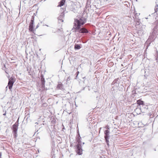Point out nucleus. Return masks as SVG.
<instances>
[{"mask_svg":"<svg viewBox=\"0 0 158 158\" xmlns=\"http://www.w3.org/2000/svg\"><path fill=\"white\" fill-rule=\"evenodd\" d=\"M74 20L73 27L72 30L73 32H78L83 34H87L89 32L88 30L85 27H81V26L86 22V18L82 17L75 19Z\"/></svg>","mask_w":158,"mask_h":158,"instance_id":"nucleus-1","label":"nucleus"},{"mask_svg":"<svg viewBox=\"0 0 158 158\" xmlns=\"http://www.w3.org/2000/svg\"><path fill=\"white\" fill-rule=\"evenodd\" d=\"M152 33H150L149 37V39L151 41H154L158 35V31L154 30H152Z\"/></svg>","mask_w":158,"mask_h":158,"instance_id":"nucleus-2","label":"nucleus"},{"mask_svg":"<svg viewBox=\"0 0 158 158\" xmlns=\"http://www.w3.org/2000/svg\"><path fill=\"white\" fill-rule=\"evenodd\" d=\"M15 81V79L14 77H11L9 79V81L8 83V86L10 91H11V89L13 84Z\"/></svg>","mask_w":158,"mask_h":158,"instance_id":"nucleus-3","label":"nucleus"},{"mask_svg":"<svg viewBox=\"0 0 158 158\" xmlns=\"http://www.w3.org/2000/svg\"><path fill=\"white\" fill-rule=\"evenodd\" d=\"M110 131L108 130H106L104 131V138L105 139L106 142L107 144L109 146V139H110Z\"/></svg>","mask_w":158,"mask_h":158,"instance_id":"nucleus-4","label":"nucleus"},{"mask_svg":"<svg viewBox=\"0 0 158 158\" xmlns=\"http://www.w3.org/2000/svg\"><path fill=\"white\" fill-rule=\"evenodd\" d=\"M65 8H61V11H62L60 16L58 17V20H61L62 22L63 21V19L64 18V13L65 12Z\"/></svg>","mask_w":158,"mask_h":158,"instance_id":"nucleus-5","label":"nucleus"},{"mask_svg":"<svg viewBox=\"0 0 158 158\" xmlns=\"http://www.w3.org/2000/svg\"><path fill=\"white\" fill-rule=\"evenodd\" d=\"M34 22V18H33V17H32L31 20V22H30L29 26V31L32 32L33 33L35 31V30L34 29L33 26Z\"/></svg>","mask_w":158,"mask_h":158,"instance_id":"nucleus-6","label":"nucleus"},{"mask_svg":"<svg viewBox=\"0 0 158 158\" xmlns=\"http://www.w3.org/2000/svg\"><path fill=\"white\" fill-rule=\"evenodd\" d=\"M76 151L78 155H81L82 154V149L81 147V145L77 144L76 146Z\"/></svg>","mask_w":158,"mask_h":158,"instance_id":"nucleus-7","label":"nucleus"},{"mask_svg":"<svg viewBox=\"0 0 158 158\" xmlns=\"http://www.w3.org/2000/svg\"><path fill=\"white\" fill-rule=\"evenodd\" d=\"M119 79H115L112 82V85H114V87H115V88L116 87L117 88L119 85Z\"/></svg>","mask_w":158,"mask_h":158,"instance_id":"nucleus-8","label":"nucleus"},{"mask_svg":"<svg viewBox=\"0 0 158 158\" xmlns=\"http://www.w3.org/2000/svg\"><path fill=\"white\" fill-rule=\"evenodd\" d=\"M41 82L42 85V87L43 89H44L45 87V80L44 78V77L43 75H42L41 76Z\"/></svg>","mask_w":158,"mask_h":158,"instance_id":"nucleus-9","label":"nucleus"},{"mask_svg":"<svg viewBox=\"0 0 158 158\" xmlns=\"http://www.w3.org/2000/svg\"><path fill=\"white\" fill-rule=\"evenodd\" d=\"M18 123H15L12 126L13 132H17L18 129Z\"/></svg>","mask_w":158,"mask_h":158,"instance_id":"nucleus-10","label":"nucleus"},{"mask_svg":"<svg viewBox=\"0 0 158 158\" xmlns=\"http://www.w3.org/2000/svg\"><path fill=\"white\" fill-rule=\"evenodd\" d=\"M56 88L57 89H60L62 90H64L63 85L61 83H59L57 85Z\"/></svg>","mask_w":158,"mask_h":158,"instance_id":"nucleus-11","label":"nucleus"},{"mask_svg":"<svg viewBox=\"0 0 158 158\" xmlns=\"http://www.w3.org/2000/svg\"><path fill=\"white\" fill-rule=\"evenodd\" d=\"M81 48V44H75L74 45V49L75 50H79Z\"/></svg>","mask_w":158,"mask_h":158,"instance_id":"nucleus-12","label":"nucleus"},{"mask_svg":"<svg viewBox=\"0 0 158 158\" xmlns=\"http://www.w3.org/2000/svg\"><path fill=\"white\" fill-rule=\"evenodd\" d=\"M137 103L139 106L140 105H142V106H144V102L141 101V100H139L137 101Z\"/></svg>","mask_w":158,"mask_h":158,"instance_id":"nucleus-13","label":"nucleus"},{"mask_svg":"<svg viewBox=\"0 0 158 158\" xmlns=\"http://www.w3.org/2000/svg\"><path fill=\"white\" fill-rule=\"evenodd\" d=\"M81 138V137L80 135L78 136V137L76 138V140L77 142V144H79V145H81V141L80 139Z\"/></svg>","mask_w":158,"mask_h":158,"instance_id":"nucleus-14","label":"nucleus"},{"mask_svg":"<svg viewBox=\"0 0 158 158\" xmlns=\"http://www.w3.org/2000/svg\"><path fill=\"white\" fill-rule=\"evenodd\" d=\"M65 0H61L60 2L59 3V4L58 5V7H61L63 6L64 5Z\"/></svg>","mask_w":158,"mask_h":158,"instance_id":"nucleus-15","label":"nucleus"},{"mask_svg":"<svg viewBox=\"0 0 158 158\" xmlns=\"http://www.w3.org/2000/svg\"><path fill=\"white\" fill-rule=\"evenodd\" d=\"M91 0H87V3L86 4V6H85V8L87 9L88 7H89V6L90 7L91 6L90 5L91 1Z\"/></svg>","mask_w":158,"mask_h":158,"instance_id":"nucleus-16","label":"nucleus"},{"mask_svg":"<svg viewBox=\"0 0 158 158\" xmlns=\"http://www.w3.org/2000/svg\"><path fill=\"white\" fill-rule=\"evenodd\" d=\"M134 21H135V22L136 23V26L137 25H139L140 24V23H139V19H138L137 18H135L134 19Z\"/></svg>","mask_w":158,"mask_h":158,"instance_id":"nucleus-17","label":"nucleus"},{"mask_svg":"<svg viewBox=\"0 0 158 158\" xmlns=\"http://www.w3.org/2000/svg\"><path fill=\"white\" fill-rule=\"evenodd\" d=\"M70 77H68L67 79L66 80V83L67 84H69L71 82L70 81Z\"/></svg>","mask_w":158,"mask_h":158,"instance_id":"nucleus-18","label":"nucleus"},{"mask_svg":"<svg viewBox=\"0 0 158 158\" xmlns=\"http://www.w3.org/2000/svg\"><path fill=\"white\" fill-rule=\"evenodd\" d=\"M13 134L14 138L15 139L17 136V132H13Z\"/></svg>","mask_w":158,"mask_h":158,"instance_id":"nucleus-19","label":"nucleus"},{"mask_svg":"<svg viewBox=\"0 0 158 158\" xmlns=\"http://www.w3.org/2000/svg\"><path fill=\"white\" fill-rule=\"evenodd\" d=\"M76 10L77 8H75V7H74L73 6L71 8V10L74 13H75L76 12Z\"/></svg>","mask_w":158,"mask_h":158,"instance_id":"nucleus-20","label":"nucleus"},{"mask_svg":"<svg viewBox=\"0 0 158 158\" xmlns=\"http://www.w3.org/2000/svg\"><path fill=\"white\" fill-rule=\"evenodd\" d=\"M157 7H158V5L157 4L155 6V13L157 12V11H158V8Z\"/></svg>","mask_w":158,"mask_h":158,"instance_id":"nucleus-21","label":"nucleus"},{"mask_svg":"<svg viewBox=\"0 0 158 158\" xmlns=\"http://www.w3.org/2000/svg\"><path fill=\"white\" fill-rule=\"evenodd\" d=\"M158 26L157 25H156L155 26L154 28L152 29V30H156V31H158Z\"/></svg>","mask_w":158,"mask_h":158,"instance_id":"nucleus-22","label":"nucleus"},{"mask_svg":"<svg viewBox=\"0 0 158 158\" xmlns=\"http://www.w3.org/2000/svg\"><path fill=\"white\" fill-rule=\"evenodd\" d=\"M79 71H77L76 73V78H75V79H78V75L79 74Z\"/></svg>","mask_w":158,"mask_h":158,"instance_id":"nucleus-23","label":"nucleus"},{"mask_svg":"<svg viewBox=\"0 0 158 158\" xmlns=\"http://www.w3.org/2000/svg\"><path fill=\"white\" fill-rule=\"evenodd\" d=\"M148 115L150 116V118H152L153 116V115H152V114H151V113H148Z\"/></svg>","mask_w":158,"mask_h":158,"instance_id":"nucleus-24","label":"nucleus"},{"mask_svg":"<svg viewBox=\"0 0 158 158\" xmlns=\"http://www.w3.org/2000/svg\"><path fill=\"white\" fill-rule=\"evenodd\" d=\"M143 107L144 109H147L148 108V107L144 105V106H142Z\"/></svg>","mask_w":158,"mask_h":158,"instance_id":"nucleus-25","label":"nucleus"},{"mask_svg":"<svg viewBox=\"0 0 158 158\" xmlns=\"http://www.w3.org/2000/svg\"><path fill=\"white\" fill-rule=\"evenodd\" d=\"M19 118H18V120H17V121L15 123H18V125L19 124Z\"/></svg>","mask_w":158,"mask_h":158,"instance_id":"nucleus-26","label":"nucleus"},{"mask_svg":"<svg viewBox=\"0 0 158 158\" xmlns=\"http://www.w3.org/2000/svg\"><path fill=\"white\" fill-rule=\"evenodd\" d=\"M106 128L107 129V130H109V129H110V128H109V127L108 126H107L106 127Z\"/></svg>","mask_w":158,"mask_h":158,"instance_id":"nucleus-27","label":"nucleus"},{"mask_svg":"<svg viewBox=\"0 0 158 158\" xmlns=\"http://www.w3.org/2000/svg\"><path fill=\"white\" fill-rule=\"evenodd\" d=\"M39 24H38L36 26V27L35 28V29H37L39 27Z\"/></svg>","mask_w":158,"mask_h":158,"instance_id":"nucleus-28","label":"nucleus"},{"mask_svg":"<svg viewBox=\"0 0 158 158\" xmlns=\"http://www.w3.org/2000/svg\"><path fill=\"white\" fill-rule=\"evenodd\" d=\"M54 151H52V152H51V154H53V155H54Z\"/></svg>","mask_w":158,"mask_h":158,"instance_id":"nucleus-29","label":"nucleus"},{"mask_svg":"<svg viewBox=\"0 0 158 158\" xmlns=\"http://www.w3.org/2000/svg\"><path fill=\"white\" fill-rule=\"evenodd\" d=\"M8 87V85L6 86V91L7 90V87Z\"/></svg>","mask_w":158,"mask_h":158,"instance_id":"nucleus-30","label":"nucleus"},{"mask_svg":"<svg viewBox=\"0 0 158 158\" xmlns=\"http://www.w3.org/2000/svg\"><path fill=\"white\" fill-rule=\"evenodd\" d=\"M2 152H0V158H1V156H2Z\"/></svg>","mask_w":158,"mask_h":158,"instance_id":"nucleus-31","label":"nucleus"},{"mask_svg":"<svg viewBox=\"0 0 158 158\" xmlns=\"http://www.w3.org/2000/svg\"><path fill=\"white\" fill-rule=\"evenodd\" d=\"M62 128H63V129H64V126L63 125H62Z\"/></svg>","mask_w":158,"mask_h":158,"instance_id":"nucleus-32","label":"nucleus"},{"mask_svg":"<svg viewBox=\"0 0 158 158\" xmlns=\"http://www.w3.org/2000/svg\"><path fill=\"white\" fill-rule=\"evenodd\" d=\"M62 128H63V129H64V126L63 125H62Z\"/></svg>","mask_w":158,"mask_h":158,"instance_id":"nucleus-33","label":"nucleus"},{"mask_svg":"<svg viewBox=\"0 0 158 158\" xmlns=\"http://www.w3.org/2000/svg\"><path fill=\"white\" fill-rule=\"evenodd\" d=\"M5 113H6V112ZM3 115L4 116H5V115H6V113H4V114H3Z\"/></svg>","mask_w":158,"mask_h":158,"instance_id":"nucleus-34","label":"nucleus"},{"mask_svg":"<svg viewBox=\"0 0 158 158\" xmlns=\"http://www.w3.org/2000/svg\"><path fill=\"white\" fill-rule=\"evenodd\" d=\"M5 72L6 73L8 74V73L6 71H5Z\"/></svg>","mask_w":158,"mask_h":158,"instance_id":"nucleus-35","label":"nucleus"},{"mask_svg":"<svg viewBox=\"0 0 158 158\" xmlns=\"http://www.w3.org/2000/svg\"><path fill=\"white\" fill-rule=\"evenodd\" d=\"M84 143H85L84 142L82 143V144L83 145L84 144Z\"/></svg>","mask_w":158,"mask_h":158,"instance_id":"nucleus-36","label":"nucleus"},{"mask_svg":"<svg viewBox=\"0 0 158 158\" xmlns=\"http://www.w3.org/2000/svg\"><path fill=\"white\" fill-rule=\"evenodd\" d=\"M46 25V26H47V27H48V25Z\"/></svg>","mask_w":158,"mask_h":158,"instance_id":"nucleus-37","label":"nucleus"},{"mask_svg":"<svg viewBox=\"0 0 158 158\" xmlns=\"http://www.w3.org/2000/svg\"><path fill=\"white\" fill-rule=\"evenodd\" d=\"M4 66L5 67V65H4Z\"/></svg>","mask_w":158,"mask_h":158,"instance_id":"nucleus-38","label":"nucleus"},{"mask_svg":"<svg viewBox=\"0 0 158 158\" xmlns=\"http://www.w3.org/2000/svg\"><path fill=\"white\" fill-rule=\"evenodd\" d=\"M157 24H158V22H157Z\"/></svg>","mask_w":158,"mask_h":158,"instance_id":"nucleus-39","label":"nucleus"}]
</instances>
